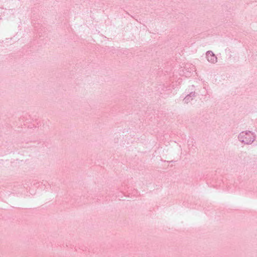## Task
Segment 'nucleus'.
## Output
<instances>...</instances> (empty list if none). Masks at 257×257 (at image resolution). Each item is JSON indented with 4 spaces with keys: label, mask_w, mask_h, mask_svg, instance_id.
I'll use <instances>...</instances> for the list:
<instances>
[{
    "label": "nucleus",
    "mask_w": 257,
    "mask_h": 257,
    "mask_svg": "<svg viewBox=\"0 0 257 257\" xmlns=\"http://www.w3.org/2000/svg\"><path fill=\"white\" fill-rule=\"evenodd\" d=\"M207 57L208 60L212 63H214L216 61V57L213 55V54L211 52H208L207 53Z\"/></svg>",
    "instance_id": "f257e3e1"
}]
</instances>
